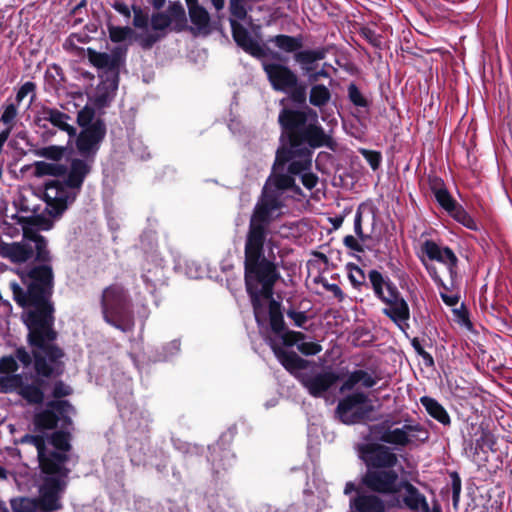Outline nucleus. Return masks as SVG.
<instances>
[{"instance_id":"1","label":"nucleus","mask_w":512,"mask_h":512,"mask_svg":"<svg viewBox=\"0 0 512 512\" xmlns=\"http://www.w3.org/2000/svg\"><path fill=\"white\" fill-rule=\"evenodd\" d=\"M21 320L27 329L26 342L33 347L35 375L31 376V383H26L22 374L3 376L0 387L5 393L16 392L29 405H41L45 400L46 379L63 373L60 366L65 352L56 344L58 332L55 324L22 316Z\"/></svg>"},{"instance_id":"2","label":"nucleus","mask_w":512,"mask_h":512,"mask_svg":"<svg viewBox=\"0 0 512 512\" xmlns=\"http://www.w3.org/2000/svg\"><path fill=\"white\" fill-rule=\"evenodd\" d=\"M72 432L54 431L49 435L26 433L16 443L31 445L37 451L38 468L44 477L36 497L39 510L55 512L63 508L61 502L71 470L67 467L72 451Z\"/></svg>"},{"instance_id":"3","label":"nucleus","mask_w":512,"mask_h":512,"mask_svg":"<svg viewBox=\"0 0 512 512\" xmlns=\"http://www.w3.org/2000/svg\"><path fill=\"white\" fill-rule=\"evenodd\" d=\"M34 261L18 271L21 284L9 283L12 298L23 309L21 316L55 324L56 307L53 301L55 275L51 265L52 255L47 239L34 243Z\"/></svg>"},{"instance_id":"4","label":"nucleus","mask_w":512,"mask_h":512,"mask_svg":"<svg viewBox=\"0 0 512 512\" xmlns=\"http://www.w3.org/2000/svg\"><path fill=\"white\" fill-rule=\"evenodd\" d=\"M280 146L274 160H311L313 150L320 147L318 115L309 106H284L278 114Z\"/></svg>"},{"instance_id":"5","label":"nucleus","mask_w":512,"mask_h":512,"mask_svg":"<svg viewBox=\"0 0 512 512\" xmlns=\"http://www.w3.org/2000/svg\"><path fill=\"white\" fill-rule=\"evenodd\" d=\"M73 388L62 380L54 382L51 396L44 406L32 417L34 434L49 435L54 431L71 432L72 416L77 413L74 405L64 398L73 394Z\"/></svg>"},{"instance_id":"6","label":"nucleus","mask_w":512,"mask_h":512,"mask_svg":"<svg viewBox=\"0 0 512 512\" xmlns=\"http://www.w3.org/2000/svg\"><path fill=\"white\" fill-rule=\"evenodd\" d=\"M90 162H70L63 181L48 180L44 183V201L50 217H60L77 198L85 178L91 172Z\"/></svg>"},{"instance_id":"7","label":"nucleus","mask_w":512,"mask_h":512,"mask_svg":"<svg viewBox=\"0 0 512 512\" xmlns=\"http://www.w3.org/2000/svg\"><path fill=\"white\" fill-rule=\"evenodd\" d=\"M264 244L263 241H246L244 249L245 285L257 322H260L261 316L264 315V306L259 298L257 284L279 278L276 265L264 257Z\"/></svg>"},{"instance_id":"8","label":"nucleus","mask_w":512,"mask_h":512,"mask_svg":"<svg viewBox=\"0 0 512 512\" xmlns=\"http://www.w3.org/2000/svg\"><path fill=\"white\" fill-rule=\"evenodd\" d=\"M368 277L375 296L385 304L382 313L405 331L409 327L410 308L397 286L375 269L369 272Z\"/></svg>"},{"instance_id":"9","label":"nucleus","mask_w":512,"mask_h":512,"mask_svg":"<svg viewBox=\"0 0 512 512\" xmlns=\"http://www.w3.org/2000/svg\"><path fill=\"white\" fill-rule=\"evenodd\" d=\"M103 319L122 332H128L134 325L132 301L128 290L119 283L105 287L100 298Z\"/></svg>"},{"instance_id":"10","label":"nucleus","mask_w":512,"mask_h":512,"mask_svg":"<svg viewBox=\"0 0 512 512\" xmlns=\"http://www.w3.org/2000/svg\"><path fill=\"white\" fill-rule=\"evenodd\" d=\"M271 349L282 364L290 373L297 372V377L309 393L314 397H320V368L313 366L308 370L309 361L301 358L294 351H287L275 343L271 344Z\"/></svg>"},{"instance_id":"11","label":"nucleus","mask_w":512,"mask_h":512,"mask_svg":"<svg viewBox=\"0 0 512 512\" xmlns=\"http://www.w3.org/2000/svg\"><path fill=\"white\" fill-rule=\"evenodd\" d=\"M280 207L278 196L264 189L251 215L246 241L265 242L268 226L273 220L272 214Z\"/></svg>"},{"instance_id":"12","label":"nucleus","mask_w":512,"mask_h":512,"mask_svg":"<svg viewBox=\"0 0 512 512\" xmlns=\"http://www.w3.org/2000/svg\"><path fill=\"white\" fill-rule=\"evenodd\" d=\"M150 25L154 32L163 33L164 38L167 36L168 30L176 33L194 31L193 28L188 25L186 11L180 1H170L166 11L152 13Z\"/></svg>"},{"instance_id":"13","label":"nucleus","mask_w":512,"mask_h":512,"mask_svg":"<svg viewBox=\"0 0 512 512\" xmlns=\"http://www.w3.org/2000/svg\"><path fill=\"white\" fill-rule=\"evenodd\" d=\"M373 405L362 392L350 394L339 401L336 412L345 424H355L370 418Z\"/></svg>"},{"instance_id":"14","label":"nucleus","mask_w":512,"mask_h":512,"mask_svg":"<svg viewBox=\"0 0 512 512\" xmlns=\"http://www.w3.org/2000/svg\"><path fill=\"white\" fill-rule=\"evenodd\" d=\"M429 438V432L420 424H405L400 428L384 429L379 439L382 442L405 447L415 442H425Z\"/></svg>"},{"instance_id":"15","label":"nucleus","mask_w":512,"mask_h":512,"mask_svg":"<svg viewBox=\"0 0 512 512\" xmlns=\"http://www.w3.org/2000/svg\"><path fill=\"white\" fill-rule=\"evenodd\" d=\"M363 482L370 490L385 495L400 493L402 485V480H399V474L394 469H368Z\"/></svg>"},{"instance_id":"16","label":"nucleus","mask_w":512,"mask_h":512,"mask_svg":"<svg viewBox=\"0 0 512 512\" xmlns=\"http://www.w3.org/2000/svg\"><path fill=\"white\" fill-rule=\"evenodd\" d=\"M106 135V125L102 119H97L77 137L76 148L83 158H93L99 150Z\"/></svg>"},{"instance_id":"17","label":"nucleus","mask_w":512,"mask_h":512,"mask_svg":"<svg viewBox=\"0 0 512 512\" xmlns=\"http://www.w3.org/2000/svg\"><path fill=\"white\" fill-rule=\"evenodd\" d=\"M86 52L89 62L98 69H104L101 76H106L120 73V67L125 63L127 48L117 46L108 54L88 47Z\"/></svg>"},{"instance_id":"18","label":"nucleus","mask_w":512,"mask_h":512,"mask_svg":"<svg viewBox=\"0 0 512 512\" xmlns=\"http://www.w3.org/2000/svg\"><path fill=\"white\" fill-rule=\"evenodd\" d=\"M361 457L369 469H393L398 463L397 455L389 447L379 444L363 446Z\"/></svg>"},{"instance_id":"19","label":"nucleus","mask_w":512,"mask_h":512,"mask_svg":"<svg viewBox=\"0 0 512 512\" xmlns=\"http://www.w3.org/2000/svg\"><path fill=\"white\" fill-rule=\"evenodd\" d=\"M263 68L275 91L288 92L289 88L297 84V75L283 64L267 63Z\"/></svg>"},{"instance_id":"20","label":"nucleus","mask_w":512,"mask_h":512,"mask_svg":"<svg viewBox=\"0 0 512 512\" xmlns=\"http://www.w3.org/2000/svg\"><path fill=\"white\" fill-rule=\"evenodd\" d=\"M401 491H403L402 502L404 506L412 512H442L437 502H434L432 508H430L425 495L409 481L402 480Z\"/></svg>"},{"instance_id":"21","label":"nucleus","mask_w":512,"mask_h":512,"mask_svg":"<svg viewBox=\"0 0 512 512\" xmlns=\"http://www.w3.org/2000/svg\"><path fill=\"white\" fill-rule=\"evenodd\" d=\"M241 19L230 15L229 23L233 40L241 49L253 57L261 58L266 55L262 46L255 41L249 31L240 23Z\"/></svg>"},{"instance_id":"22","label":"nucleus","mask_w":512,"mask_h":512,"mask_svg":"<svg viewBox=\"0 0 512 512\" xmlns=\"http://www.w3.org/2000/svg\"><path fill=\"white\" fill-rule=\"evenodd\" d=\"M421 251L430 260H435L446 266V269L453 281L456 276L457 257L455 253L448 247H440L432 240H425L421 245Z\"/></svg>"},{"instance_id":"23","label":"nucleus","mask_w":512,"mask_h":512,"mask_svg":"<svg viewBox=\"0 0 512 512\" xmlns=\"http://www.w3.org/2000/svg\"><path fill=\"white\" fill-rule=\"evenodd\" d=\"M33 255V247L28 242L7 243L0 241V256L9 259L12 263H26Z\"/></svg>"},{"instance_id":"24","label":"nucleus","mask_w":512,"mask_h":512,"mask_svg":"<svg viewBox=\"0 0 512 512\" xmlns=\"http://www.w3.org/2000/svg\"><path fill=\"white\" fill-rule=\"evenodd\" d=\"M119 74L120 73H114L112 75L100 76L102 80L97 87L94 101L98 108L108 107L113 101L119 85Z\"/></svg>"},{"instance_id":"25","label":"nucleus","mask_w":512,"mask_h":512,"mask_svg":"<svg viewBox=\"0 0 512 512\" xmlns=\"http://www.w3.org/2000/svg\"><path fill=\"white\" fill-rule=\"evenodd\" d=\"M189 18L193 26V35H210L215 29V22L211 21V17L207 9L202 6H192L188 10Z\"/></svg>"},{"instance_id":"26","label":"nucleus","mask_w":512,"mask_h":512,"mask_svg":"<svg viewBox=\"0 0 512 512\" xmlns=\"http://www.w3.org/2000/svg\"><path fill=\"white\" fill-rule=\"evenodd\" d=\"M18 138L22 139L26 146H28V150L34 156L43 157L47 160H62L64 149L58 146H49L44 148H36L29 140L28 133L26 131H20L17 133Z\"/></svg>"},{"instance_id":"27","label":"nucleus","mask_w":512,"mask_h":512,"mask_svg":"<svg viewBox=\"0 0 512 512\" xmlns=\"http://www.w3.org/2000/svg\"><path fill=\"white\" fill-rule=\"evenodd\" d=\"M42 112L45 115L44 120L49 121L54 127L67 132L69 136H75L76 128L67 123V120L70 119L68 114L50 107H43Z\"/></svg>"},{"instance_id":"28","label":"nucleus","mask_w":512,"mask_h":512,"mask_svg":"<svg viewBox=\"0 0 512 512\" xmlns=\"http://www.w3.org/2000/svg\"><path fill=\"white\" fill-rule=\"evenodd\" d=\"M374 220L375 212L373 207L367 204H360L354 217V232L360 241H365L369 238V236L363 232L362 223L364 221L374 222Z\"/></svg>"},{"instance_id":"29","label":"nucleus","mask_w":512,"mask_h":512,"mask_svg":"<svg viewBox=\"0 0 512 512\" xmlns=\"http://www.w3.org/2000/svg\"><path fill=\"white\" fill-rule=\"evenodd\" d=\"M289 95L287 98H283L280 100V105L282 107L289 106L287 103L291 102L293 104L292 107L302 108L308 106L306 104L307 101V85L305 83H301L297 80V84L288 90Z\"/></svg>"},{"instance_id":"30","label":"nucleus","mask_w":512,"mask_h":512,"mask_svg":"<svg viewBox=\"0 0 512 512\" xmlns=\"http://www.w3.org/2000/svg\"><path fill=\"white\" fill-rule=\"evenodd\" d=\"M420 402L431 417H433L443 425L450 424L451 420L447 411L434 398H431L429 396H423L420 398Z\"/></svg>"},{"instance_id":"31","label":"nucleus","mask_w":512,"mask_h":512,"mask_svg":"<svg viewBox=\"0 0 512 512\" xmlns=\"http://www.w3.org/2000/svg\"><path fill=\"white\" fill-rule=\"evenodd\" d=\"M357 512H384L383 501L375 495L359 496L353 503Z\"/></svg>"},{"instance_id":"32","label":"nucleus","mask_w":512,"mask_h":512,"mask_svg":"<svg viewBox=\"0 0 512 512\" xmlns=\"http://www.w3.org/2000/svg\"><path fill=\"white\" fill-rule=\"evenodd\" d=\"M34 175L36 177L54 176L62 177L67 172V166L60 162H34Z\"/></svg>"},{"instance_id":"33","label":"nucleus","mask_w":512,"mask_h":512,"mask_svg":"<svg viewBox=\"0 0 512 512\" xmlns=\"http://www.w3.org/2000/svg\"><path fill=\"white\" fill-rule=\"evenodd\" d=\"M276 47L287 53H297L302 48L303 42L300 37L279 34L270 39Z\"/></svg>"},{"instance_id":"34","label":"nucleus","mask_w":512,"mask_h":512,"mask_svg":"<svg viewBox=\"0 0 512 512\" xmlns=\"http://www.w3.org/2000/svg\"><path fill=\"white\" fill-rule=\"evenodd\" d=\"M269 319L272 331L276 335H280L286 329L281 304L275 300L269 303Z\"/></svg>"},{"instance_id":"35","label":"nucleus","mask_w":512,"mask_h":512,"mask_svg":"<svg viewBox=\"0 0 512 512\" xmlns=\"http://www.w3.org/2000/svg\"><path fill=\"white\" fill-rule=\"evenodd\" d=\"M294 58L302 69L310 74L314 69L313 65L320 60V49L297 51Z\"/></svg>"},{"instance_id":"36","label":"nucleus","mask_w":512,"mask_h":512,"mask_svg":"<svg viewBox=\"0 0 512 512\" xmlns=\"http://www.w3.org/2000/svg\"><path fill=\"white\" fill-rule=\"evenodd\" d=\"M17 224H28L35 227L37 230H50L53 227V220L44 215H33V216H18L14 217Z\"/></svg>"},{"instance_id":"37","label":"nucleus","mask_w":512,"mask_h":512,"mask_svg":"<svg viewBox=\"0 0 512 512\" xmlns=\"http://www.w3.org/2000/svg\"><path fill=\"white\" fill-rule=\"evenodd\" d=\"M164 39L163 33L156 32H146V33H136L133 37V40L138 43V45L144 50L148 51L153 48V46Z\"/></svg>"},{"instance_id":"38","label":"nucleus","mask_w":512,"mask_h":512,"mask_svg":"<svg viewBox=\"0 0 512 512\" xmlns=\"http://www.w3.org/2000/svg\"><path fill=\"white\" fill-rule=\"evenodd\" d=\"M109 38L113 43H121L128 39H133L135 31L129 26H115L109 24L107 26Z\"/></svg>"},{"instance_id":"39","label":"nucleus","mask_w":512,"mask_h":512,"mask_svg":"<svg viewBox=\"0 0 512 512\" xmlns=\"http://www.w3.org/2000/svg\"><path fill=\"white\" fill-rule=\"evenodd\" d=\"M347 97L348 100L356 107L366 109L370 106V101L365 95H363L354 82H351L347 87Z\"/></svg>"},{"instance_id":"40","label":"nucleus","mask_w":512,"mask_h":512,"mask_svg":"<svg viewBox=\"0 0 512 512\" xmlns=\"http://www.w3.org/2000/svg\"><path fill=\"white\" fill-rule=\"evenodd\" d=\"M11 507L14 512H35L39 510L37 499L28 497L12 499Z\"/></svg>"},{"instance_id":"41","label":"nucleus","mask_w":512,"mask_h":512,"mask_svg":"<svg viewBox=\"0 0 512 512\" xmlns=\"http://www.w3.org/2000/svg\"><path fill=\"white\" fill-rule=\"evenodd\" d=\"M318 427L315 423L308 426V454L310 457H316L319 450Z\"/></svg>"},{"instance_id":"42","label":"nucleus","mask_w":512,"mask_h":512,"mask_svg":"<svg viewBox=\"0 0 512 512\" xmlns=\"http://www.w3.org/2000/svg\"><path fill=\"white\" fill-rule=\"evenodd\" d=\"M36 89L37 85L32 81H27L24 84H22L18 89L15 97L17 105H19L23 101V99L29 94H31L30 104H32L36 100Z\"/></svg>"},{"instance_id":"43","label":"nucleus","mask_w":512,"mask_h":512,"mask_svg":"<svg viewBox=\"0 0 512 512\" xmlns=\"http://www.w3.org/2000/svg\"><path fill=\"white\" fill-rule=\"evenodd\" d=\"M247 0H229V13L232 17L246 20L248 17V9L246 7Z\"/></svg>"},{"instance_id":"44","label":"nucleus","mask_w":512,"mask_h":512,"mask_svg":"<svg viewBox=\"0 0 512 512\" xmlns=\"http://www.w3.org/2000/svg\"><path fill=\"white\" fill-rule=\"evenodd\" d=\"M18 115V109H17V103H10L6 106H4V110L2 112V115L0 117V121L6 126V128L10 129V132L12 131L15 119Z\"/></svg>"},{"instance_id":"45","label":"nucleus","mask_w":512,"mask_h":512,"mask_svg":"<svg viewBox=\"0 0 512 512\" xmlns=\"http://www.w3.org/2000/svg\"><path fill=\"white\" fill-rule=\"evenodd\" d=\"M31 351L29 352L25 346H18L14 350L13 356L17 362H20L24 368L30 367L32 364L34 365V357H33V347H30Z\"/></svg>"},{"instance_id":"46","label":"nucleus","mask_w":512,"mask_h":512,"mask_svg":"<svg viewBox=\"0 0 512 512\" xmlns=\"http://www.w3.org/2000/svg\"><path fill=\"white\" fill-rule=\"evenodd\" d=\"M19 369L18 362L13 355H7L0 358V373L3 375L17 374Z\"/></svg>"},{"instance_id":"47","label":"nucleus","mask_w":512,"mask_h":512,"mask_svg":"<svg viewBox=\"0 0 512 512\" xmlns=\"http://www.w3.org/2000/svg\"><path fill=\"white\" fill-rule=\"evenodd\" d=\"M94 116H95L94 109L92 107L86 105L84 108H82L78 112L77 123L80 127H82L83 129H86L94 123V122H92L94 119Z\"/></svg>"},{"instance_id":"48","label":"nucleus","mask_w":512,"mask_h":512,"mask_svg":"<svg viewBox=\"0 0 512 512\" xmlns=\"http://www.w3.org/2000/svg\"><path fill=\"white\" fill-rule=\"evenodd\" d=\"M437 202L440 204L441 207H443L446 211L452 212L456 208V202L451 197L450 193L448 192L447 188L437 192L434 194Z\"/></svg>"},{"instance_id":"49","label":"nucleus","mask_w":512,"mask_h":512,"mask_svg":"<svg viewBox=\"0 0 512 512\" xmlns=\"http://www.w3.org/2000/svg\"><path fill=\"white\" fill-rule=\"evenodd\" d=\"M133 26L139 29H146L149 23V16L145 13L140 6L133 5Z\"/></svg>"},{"instance_id":"50","label":"nucleus","mask_w":512,"mask_h":512,"mask_svg":"<svg viewBox=\"0 0 512 512\" xmlns=\"http://www.w3.org/2000/svg\"><path fill=\"white\" fill-rule=\"evenodd\" d=\"M279 336L282 338L283 345L287 347L297 345L299 341L303 340L305 337L302 332L291 331L287 329H285L284 332H282Z\"/></svg>"},{"instance_id":"51","label":"nucleus","mask_w":512,"mask_h":512,"mask_svg":"<svg viewBox=\"0 0 512 512\" xmlns=\"http://www.w3.org/2000/svg\"><path fill=\"white\" fill-rule=\"evenodd\" d=\"M452 212H454V214H453L454 218L458 222L463 224L465 227L472 229V230L476 229L475 221L465 210H463L462 208L456 207L455 210H453Z\"/></svg>"},{"instance_id":"52","label":"nucleus","mask_w":512,"mask_h":512,"mask_svg":"<svg viewBox=\"0 0 512 512\" xmlns=\"http://www.w3.org/2000/svg\"><path fill=\"white\" fill-rule=\"evenodd\" d=\"M19 225L22 227L24 242L28 241V242L36 243L39 239L44 238V236H42L39 233V230H37L32 225H28V224H19Z\"/></svg>"},{"instance_id":"53","label":"nucleus","mask_w":512,"mask_h":512,"mask_svg":"<svg viewBox=\"0 0 512 512\" xmlns=\"http://www.w3.org/2000/svg\"><path fill=\"white\" fill-rule=\"evenodd\" d=\"M360 35L374 47L381 45V36L369 27H362Z\"/></svg>"},{"instance_id":"54","label":"nucleus","mask_w":512,"mask_h":512,"mask_svg":"<svg viewBox=\"0 0 512 512\" xmlns=\"http://www.w3.org/2000/svg\"><path fill=\"white\" fill-rule=\"evenodd\" d=\"M359 383H360V369L351 372L347 376L346 380L343 382V384L340 387V391L344 392V391L351 390Z\"/></svg>"},{"instance_id":"55","label":"nucleus","mask_w":512,"mask_h":512,"mask_svg":"<svg viewBox=\"0 0 512 512\" xmlns=\"http://www.w3.org/2000/svg\"><path fill=\"white\" fill-rule=\"evenodd\" d=\"M359 383H360V369L351 372L347 376L346 380L343 382V384L340 387V391L344 392V391L351 390Z\"/></svg>"},{"instance_id":"56","label":"nucleus","mask_w":512,"mask_h":512,"mask_svg":"<svg viewBox=\"0 0 512 512\" xmlns=\"http://www.w3.org/2000/svg\"><path fill=\"white\" fill-rule=\"evenodd\" d=\"M9 147L15 150L18 154V156L22 157L27 155L28 153H31L30 150H28V146H26L25 142L18 138L16 135L14 139H11L9 141Z\"/></svg>"},{"instance_id":"57","label":"nucleus","mask_w":512,"mask_h":512,"mask_svg":"<svg viewBox=\"0 0 512 512\" xmlns=\"http://www.w3.org/2000/svg\"><path fill=\"white\" fill-rule=\"evenodd\" d=\"M413 348L417 354L422 358L426 366L432 367L434 365V359L430 353L425 351L421 344L415 339L412 342Z\"/></svg>"},{"instance_id":"58","label":"nucleus","mask_w":512,"mask_h":512,"mask_svg":"<svg viewBox=\"0 0 512 512\" xmlns=\"http://www.w3.org/2000/svg\"><path fill=\"white\" fill-rule=\"evenodd\" d=\"M277 280H269V281H265V282H260V284L262 285L261 289L259 290L258 289V293H259V298L261 299V297L269 300V302L271 300H274L272 298L273 296V287L275 285Z\"/></svg>"},{"instance_id":"59","label":"nucleus","mask_w":512,"mask_h":512,"mask_svg":"<svg viewBox=\"0 0 512 512\" xmlns=\"http://www.w3.org/2000/svg\"><path fill=\"white\" fill-rule=\"evenodd\" d=\"M294 185V178L288 174H280L275 177V186L278 189H289Z\"/></svg>"},{"instance_id":"60","label":"nucleus","mask_w":512,"mask_h":512,"mask_svg":"<svg viewBox=\"0 0 512 512\" xmlns=\"http://www.w3.org/2000/svg\"><path fill=\"white\" fill-rule=\"evenodd\" d=\"M494 444V436L489 431H483L480 438L476 440V445L480 449H484L485 447L492 449Z\"/></svg>"},{"instance_id":"61","label":"nucleus","mask_w":512,"mask_h":512,"mask_svg":"<svg viewBox=\"0 0 512 512\" xmlns=\"http://www.w3.org/2000/svg\"><path fill=\"white\" fill-rule=\"evenodd\" d=\"M287 316L288 318L293 320L294 324L297 327H304L305 323L308 320V317L305 312L295 311L293 309L287 311Z\"/></svg>"},{"instance_id":"62","label":"nucleus","mask_w":512,"mask_h":512,"mask_svg":"<svg viewBox=\"0 0 512 512\" xmlns=\"http://www.w3.org/2000/svg\"><path fill=\"white\" fill-rule=\"evenodd\" d=\"M349 279L354 286L363 284L365 280L363 270L357 266H352L349 270Z\"/></svg>"},{"instance_id":"63","label":"nucleus","mask_w":512,"mask_h":512,"mask_svg":"<svg viewBox=\"0 0 512 512\" xmlns=\"http://www.w3.org/2000/svg\"><path fill=\"white\" fill-rule=\"evenodd\" d=\"M297 348L304 355H314L320 351V345L313 342L298 343Z\"/></svg>"},{"instance_id":"64","label":"nucleus","mask_w":512,"mask_h":512,"mask_svg":"<svg viewBox=\"0 0 512 512\" xmlns=\"http://www.w3.org/2000/svg\"><path fill=\"white\" fill-rule=\"evenodd\" d=\"M322 148H327L333 152H337L340 149L338 142L330 135L327 134L322 128Z\"/></svg>"}]
</instances>
